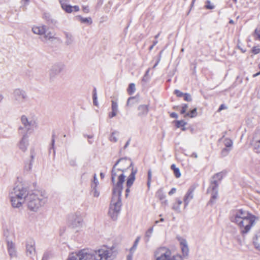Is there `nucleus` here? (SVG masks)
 Here are the masks:
<instances>
[{"mask_svg":"<svg viewBox=\"0 0 260 260\" xmlns=\"http://www.w3.org/2000/svg\"><path fill=\"white\" fill-rule=\"evenodd\" d=\"M126 159L120 158L114 164L111 171V181L113 184V196L110 204L108 214L113 220L117 219L120 212L121 203V192L123 189V183L125 176L123 174L125 169L118 167L120 162H125Z\"/></svg>","mask_w":260,"mask_h":260,"instance_id":"1","label":"nucleus"},{"mask_svg":"<svg viewBox=\"0 0 260 260\" xmlns=\"http://www.w3.org/2000/svg\"><path fill=\"white\" fill-rule=\"evenodd\" d=\"M117 254V251L114 247L104 246L90 252L82 249L72 253L67 260H113Z\"/></svg>","mask_w":260,"mask_h":260,"instance_id":"2","label":"nucleus"},{"mask_svg":"<svg viewBox=\"0 0 260 260\" xmlns=\"http://www.w3.org/2000/svg\"><path fill=\"white\" fill-rule=\"evenodd\" d=\"M230 219L232 222L237 225L242 235L249 232L256 221L258 220L257 216L242 209L232 211Z\"/></svg>","mask_w":260,"mask_h":260,"instance_id":"3","label":"nucleus"},{"mask_svg":"<svg viewBox=\"0 0 260 260\" xmlns=\"http://www.w3.org/2000/svg\"><path fill=\"white\" fill-rule=\"evenodd\" d=\"M47 197L45 192L39 190L30 191L26 200L28 209L32 212H37L47 202Z\"/></svg>","mask_w":260,"mask_h":260,"instance_id":"4","label":"nucleus"},{"mask_svg":"<svg viewBox=\"0 0 260 260\" xmlns=\"http://www.w3.org/2000/svg\"><path fill=\"white\" fill-rule=\"evenodd\" d=\"M29 192L27 188L21 184L15 186L9 193L13 207H20L26 201Z\"/></svg>","mask_w":260,"mask_h":260,"instance_id":"5","label":"nucleus"},{"mask_svg":"<svg viewBox=\"0 0 260 260\" xmlns=\"http://www.w3.org/2000/svg\"><path fill=\"white\" fill-rule=\"evenodd\" d=\"M155 260H183L180 255H172L170 249L166 247L157 248L154 253Z\"/></svg>","mask_w":260,"mask_h":260,"instance_id":"6","label":"nucleus"},{"mask_svg":"<svg viewBox=\"0 0 260 260\" xmlns=\"http://www.w3.org/2000/svg\"><path fill=\"white\" fill-rule=\"evenodd\" d=\"M68 224L69 227L76 231H79L84 224L83 217L80 212H77L69 217Z\"/></svg>","mask_w":260,"mask_h":260,"instance_id":"7","label":"nucleus"},{"mask_svg":"<svg viewBox=\"0 0 260 260\" xmlns=\"http://www.w3.org/2000/svg\"><path fill=\"white\" fill-rule=\"evenodd\" d=\"M21 121L23 125V127H20L19 128V133H32L35 128L37 127V123L35 121L32 119H28L25 115H22L21 117Z\"/></svg>","mask_w":260,"mask_h":260,"instance_id":"8","label":"nucleus"},{"mask_svg":"<svg viewBox=\"0 0 260 260\" xmlns=\"http://www.w3.org/2000/svg\"><path fill=\"white\" fill-rule=\"evenodd\" d=\"M28 99L26 92L20 88L15 89L13 92V101L15 105L20 106Z\"/></svg>","mask_w":260,"mask_h":260,"instance_id":"9","label":"nucleus"},{"mask_svg":"<svg viewBox=\"0 0 260 260\" xmlns=\"http://www.w3.org/2000/svg\"><path fill=\"white\" fill-rule=\"evenodd\" d=\"M64 68V65L60 63L53 65L49 71L50 79L51 80H54L63 71Z\"/></svg>","mask_w":260,"mask_h":260,"instance_id":"10","label":"nucleus"},{"mask_svg":"<svg viewBox=\"0 0 260 260\" xmlns=\"http://www.w3.org/2000/svg\"><path fill=\"white\" fill-rule=\"evenodd\" d=\"M251 144L255 152H260V128L254 132Z\"/></svg>","mask_w":260,"mask_h":260,"instance_id":"11","label":"nucleus"},{"mask_svg":"<svg viewBox=\"0 0 260 260\" xmlns=\"http://www.w3.org/2000/svg\"><path fill=\"white\" fill-rule=\"evenodd\" d=\"M251 144L255 152H260V128L254 132Z\"/></svg>","mask_w":260,"mask_h":260,"instance_id":"12","label":"nucleus"},{"mask_svg":"<svg viewBox=\"0 0 260 260\" xmlns=\"http://www.w3.org/2000/svg\"><path fill=\"white\" fill-rule=\"evenodd\" d=\"M26 251L28 256L32 258L36 253L35 242L34 240L28 241L26 244Z\"/></svg>","mask_w":260,"mask_h":260,"instance_id":"13","label":"nucleus"},{"mask_svg":"<svg viewBox=\"0 0 260 260\" xmlns=\"http://www.w3.org/2000/svg\"><path fill=\"white\" fill-rule=\"evenodd\" d=\"M21 135H23V137L20 141L18 146L20 150H21L23 152H25L27 148L28 145L27 138L28 136L27 134H24V133H21Z\"/></svg>","mask_w":260,"mask_h":260,"instance_id":"14","label":"nucleus"},{"mask_svg":"<svg viewBox=\"0 0 260 260\" xmlns=\"http://www.w3.org/2000/svg\"><path fill=\"white\" fill-rule=\"evenodd\" d=\"M138 116L140 117H146L149 112V105H140L138 106Z\"/></svg>","mask_w":260,"mask_h":260,"instance_id":"15","label":"nucleus"},{"mask_svg":"<svg viewBox=\"0 0 260 260\" xmlns=\"http://www.w3.org/2000/svg\"><path fill=\"white\" fill-rule=\"evenodd\" d=\"M193 191H194L193 188H190L188 189L186 193L185 194L184 199H183L185 208L188 206L189 202L193 199Z\"/></svg>","mask_w":260,"mask_h":260,"instance_id":"16","label":"nucleus"},{"mask_svg":"<svg viewBox=\"0 0 260 260\" xmlns=\"http://www.w3.org/2000/svg\"><path fill=\"white\" fill-rule=\"evenodd\" d=\"M7 248L11 257H15L17 256V251L15 244L12 241H8L7 243Z\"/></svg>","mask_w":260,"mask_h":260,"instance_id":"17","label":"nucleus"},{"mask_svg":"<svg viewBox=\"0 0 260 260\" xmlns=\"http://www.w3.org/2000/svg\"><path fill=\"white\" fill-rule=\"evenodd\" d=\"M65 37V44L67 46H71L75 42V39L73 35L69 32L64 31L63 32Z\"/></svg>","mask_w":260,"mask_h":260,"instance_id":"18","label":"nucleus"},{"mask_svg":"<svg viewBox=\"0 0 260 260\" xmlns=\"http://www.w3.org/2000/svg\"><path fill=\"white\" fill-rule=\"evenodd\" d=\"M32 31L35 34L42 35L46 31V26L45 25L34 26L32 28Z\"/></svg>","mask_w":260,"mask_h":260,"instance_id":"19","label":"nucleus"},{"mask_svg":"<svg viewBox=\"0 0 260 260\" xmlns=\"http://www.w3.org/2000/svg\"><path fill=\"white\" fill-rule=\"evenodd\" d=\"M137 170L136 169L134 170L132 168V172L129 175L126 181V187H131L133 185L135 180V175L137 173Z\"/></svg>","mask_w":260,"mask_h":260,"instance_id":"20","label":"nucleus"},{"mask_svg":"<svg viewBox=\"0 0 260 260\" xmlns=\"http://www.w3.org/2000/svg\"><path fill=\"white\" fill-rule=\"evenodd\" d=\"M60 4L62 9L68 13H71L73 12L72 6L68 5L64 0H59Z\"/></svg>","mask_w":260,"mask_h":260,"instance_id":"21","label":"nucleus"},{"mask_svg":"<svg viewBox=\"0 0 260 260\" xmlns=\"http://www.w3.org/2000/svg\"><path fill=\"white\" fill-rule=\"evenodd\" d=\"M182 201L179 198H176L175 202L173 204L172 209L176 213L180 212V205Z\"/></svg>","mask_w":260,"mask_h":260,"instance_id":"22","label":"nucleus"},{"mask_svg":"<svg viewBox=\"0 0 260 260\" xmlns=\"http://www.w3.org/2000/svg\"><path fill=\"white\" fill-rule=\"evenodd\" d=\"M180 243L183 254L184 256L187 255L188 253V248L187 246L186 241L184 239H182L180 241Z\"/></svg>","mask_w":260,"mask_h":260,"instance_id":"23","label":"nucleus"},{"mask_svg":"<svg viewBox=\"0 0 260 260\" xmlns=\"http://www.w3.org/2000/svg\"><path fill=\"white\" fill-rule=\"evenodd\" d=\"M253 243L256 249L260 250V230L253 237Z\"/></svg>","mask_w":260,"mask_h":260,"instance_id":"24","label":"nucleus"},{"mask_svg":"<svg viewBox=\"0 0 260 260\" xmlns=\"http://www.w3.org/2000/svg\"><path fill=\"white\" fill-rule=\"evenodd\" d=\"M138 102V99L136 96L130 97L127 99L126 106L132 107L134 105L137 104Z\"/></svg>","mask_w":260,"mask_h":260,"instance_id":"25","label":"nucleus"},{"mask_svg":"<svg viewBox=\"0 0 260 260\" xmlns=\"http://www.w3.org/2000/svg\"><path fill=\"white\" fill-rule=\"evenodd\" d=\"M44 35V39L45 41L51 40L53 39H55V34L51 31L45 32Z\"/></svg>","mask_w":260,"mask_h":260,"instance_id":"26","label":"nucleus"},{"mask_svg":"<svg viewBox=\"0 0 260 260\" xmlns=\"http://www.w3.org/2000/svg\"><path fill=\"white\" fill-rule=\"evenodd\" d=\"M156 197L160 200L165 198L166 195L164 193V190H163L162 188L159 189L157 191V192L156 193Z\"/></svg>","mask_w":260,"mask_h":260,"instance_id":"27","label":"nucleus"},{"mask_svg":"<svg viewBox=\"0 0 260 260\" xmlns=\"http://www.w3.org/2000/svg\"><path fill=\"white\" fill-rule=\"evenodd\" d=\"M197 108H194L193 110H191L190 112L186 113L184 115V117H189L190 118H193L197 116Z\"/></svg>","mask_w":260,"mask_h":260,"instance_id":"28","label":"nucleus"},{"mask_svg":"<svg viewBox=\"0 0 260 260\" xmlns=\"http://www.w3.org/2000/svg\"><path fill=\"white\" fill-rule=\"evenodd\" d=\"M171 168L174 171V173L176 177L179 178L181 176L179 169L178 168H176L174 164L171 165Z\"/></svg>","mask_w":260,"mask_h":260,"instance_id":"29","label":"nucleus"},{"mask_svg":"<svg viewBox=\"0 0 260 260\" xmlns=\"http://www.w3.org/2000/svg\"><path fill=\"white\" fill-rule=\"evenodd\" d=\"M119 134V133L117 131H114L111 134L109 140L112 142L115 143L117 141V138L116 137V136H118Z\"/></svg>","mask_w":260,"mask_h":260,"instance_id":"30","label":"nucleus"},{"mask_svg":"<svg viewBox=\"0 0 260 260\" xmlns=\"http://www.w3.org/2000/svg\"><path fill=\"white\" fill-rule=\"evenodd\" d=\"M153 231V227H151L146 231V232L145 233V239H146V242H148L149 241V239L151 236Z\"/></svg>","mask_w":260,"mask_h":260,"instance_id":"31","label":"nucleus"},{"mask_svg":"<svg viewBox=\"0 0 260 260\" xmlns=\"http://www.w3.org/2000/svg\"><path fill=\"white\" fill-rule=\"evenodd\" d=\"M77 17L79 19L80 21L81 22H82V23H89V24H91L92 23L91 19L90 17L83 18L81 16H77Z\"/></svg>","mask_w":260,"mask_h":260,"instance_id":"32","label":"nucleus"},{"mask_svg":"<svg viewBox=\"0 0 260 260\" xmlns=\"http://www.w3.org/2000/svg\"><path fill=\"white\" fill-rule=\"evenodd\" d=\"M135 84L134 83H131L127 88V92L129 94L131 95L135 91Z\"/></svg>","mask_w":260,"mask_h":260,"instance_id":"33","label":"nucleus"},{"mask_svg":"<svg viewBox=\"0 0 260 260\" xmlns=\"http://www.w3.org/2000/svg\"><path fill=\"white\" fill-rule=\"evenodd\" d=\"M225 173H224L223 172H221L216 173L212 177L213 179H216L218 181H221Z\"/></svg>","mask_w":260,"mask_h":260,"instance_id":"34","label":"nucleus"},{"mask_svg":"<svg viewBox=\"0 0 260 260\" xmlns=\"http://www.w3.org/2000/svg\"><path fill=\"white\" fill-rule=\"evenodd\" d=\"M91 188H92L91 192L93 196L96 198L99 197L100 196V192L96 189V187L93 186V184H91Z\"/></svg>","mask_w":260,"mask_h":260,"instance_id":"35","label":"nucleus"},{"mask_svg":"<svg viewBox=\"0 0 260 260\" xmlns=\"http://www.w3.org/2000/svg\"><path fill=\"white\" fill-rule=\"evenodd\" d=\"M223 143H224V145L225 146V147L227 148H229V147H231L233 145L232 141L229 138L224 139Z\"/></svg>","mask_w":260,"mask_h":260,"instance_id":"36","label":"nucleus"},{"mask_svg":"<svg viewBox=\"0 0 260 260\" xmlns=\"http://www.w3.org/2000/svg\"><path fill=\"white\" fill-rule=\"evenodd\" d=\"M218 196V190L212 191V196L210 199V202L211 203H214V201L217 198Z\"/></svg>","mask_w":260,"mask_h":260,"instance_id":"37","label":"nucleus"},{"mask_svg":"<svg viewBox=\"0 0 260 260\" xmlns=\"http://www.w3.org/2000/svg\"><path fill=\"white\" fill-rule=\"evenodd\" d=\"M31 160H30V162L28 164V165L27 166L26 165L24 167L25 168V170L27 171H29L31 170V168H32V161H33V159H34V156L33 155H31Z\"/></svg>","mask_w":260,"mask_h":260,"instance_id":"38","label":"nucleus"},{"mask_svg":"<svg viewBox=\"0 0 260 260\" xmlns=\"http://www.w3.org/2000/svg\"><path fill=\"white\" fill-rule=\"evenodd\" d=\"M111 108H112V111H115L117 113V111H118V105H117V104L116 102L112 101V107H111Z\"/></svg>","mask_w":260,"mask_h":260,"instance_id":"39","label":"nucleus"},{"mask_svg":"<svg viewBox=\"0 0 260 260\" xmlns=\"http://www.w3.org/2000/svg\"><path fill=\"white\" fill-rule=\"evenodd\" d=\"M186 124V122L184 120H178L176 121V126L177 127H180L181 126H184Z\"/></svg>","mask_w":260,"mask_h":260,"instance_id":"40","label":"nucleus"},{"mask_svg":"<svg viewBox=\"0 0 260 260\" xmlns=\"http://www.w3.org/2000/svg\"><path fill=\"white\" fill-rule=\"evenodd\" d=\"M94 93H93V104L95 106H97L98 105V102H97V95H96V89L94 88Z\"/></svg>","mask_w":260,"mask_h":260,"instance_id":"41","label":"nucleus"},{"mask_svg":"<svg viewBox=\"0 0 260 260\" xmlns=\"http://www.w3.org/2000/svg\"><path fill=\"white\" fill-rule=\"evenodd\" d=\"M149 71H150V69H148L147 70L145 75L144 76V77L142 79L143 81L146 82L149 80V77L148 76V74H149Z\"/></svg>","mask_w":260,"mask_h":260,"instance_id":"42","label":"nucleus"},{"mask_svg":"<svg viewBox=\"0 0 260 260\" xmlns=\"http://www.w3.org/2000/svg\"><path fill=\"white\" fill-rule=\"evenodd\" d=\"M183 96L184 100L186 101L190 102L192 100L191 95L188 93H184Z\"/></svg>","mask_w":260,"mask_h":260,"instance_id":"43","label":"nucleus"},{"mask_svg":"<svg viewBox=\"0 0 260 260\" xmlns=\"http://www.w3.org/2000/svg\"><path fill=\"white\" fill-rule=\"evenodd\" d=\"M207 4L205 7L207 9H213L214 8V6L211 3L210 1H207L206 2Z\"/></svg>","mask_w":260,"mask_h":260,"instance_id":"44","label":"nucleus"},{"mask_svg":"<svg viewBox=\"0 0 260 260\" xmlns=\"http://www.w3.org/2000/svg\"><path fill=\"white\" fill-rule=\"evenodd\" d=\"M218 186V184H213L212 183H210L209 189H211L212 191H215L216 190H217Z\"/></svg>","mask_w":260,"mask_h":260,"instance_id":"45","label":"nucleus"},{"mask_svg":"<svg viewBox=\"0 0 260 260\" xmlns=\"http://www.w3.org/2000/svg\"><path fill=\"white\" fill-rule=\"evenodd\" d=\"M50 254L49 252H45L43 254L42 260H48L50 258Z\"/></svg>","mask_w":260,"mask_h":260,"instance_id":"46","label":"nucleus"},{"mask_svg":"<svg viewBox=\"0 0 260 260\" xmlns=\"http://www.w3.org/2000/svg\"><path fill=\"white\" fill-rule=\"evenodd\" d=\"M229 151L230 149H228L227 148H225L221 151V154L223 156H226L229 153Z\"/></svg>","mask_w":260,"mask_h":260,"instance_id":"47","label":"nucleus"},{"mask_svg":"<svg viewBox=\"0 0 260 260\" xmlns=\"http://www.w3.org/2000/svg\"><path fill=\"white\" fill-rule=\"evenodd\" d=\"M44 17L47 21H50L51 23L53 22V20L50 18V16L49 14H45Z\"/></svg>","mask_w":260,"mask_h":260,"instance_id":"48","label":"nucleus"},{"mask_svg":"<svg viewBox=\"0 0 260 260\" xmlns=\"http://www.w3.org/2000/svg\"><path fill=\"white\" fill-rule=\"evenodd\" d=\"M252 52L254 54H258V53L260 52V48L256 47H254L252 48Z\"/></svg>","mask_w":260,"mask_h":260,"instance_id":"49","label":"nucleus"},{"mask_svg":"<svg viewBox=\"0 0 260 260\" xmlns=\"http://www.w3.org/2000/svg\"><path fill=\"white\" fill-rule=\"evenodd\" d=\"M174 93L178 97H182L183 96V95L184 94L183 92H181L180 90H177V89L174 91Z\"/></svg>","mask_w":260,"mask_h":260,"instance_id":"50","label":"nucleus"},{"mask_svg":"<svg viewBox=\"0 0 260 260\" xmlns=\"http://www.w3.org/2000/svg\"><path fill=\"white\" fill-rule=\"evenodd\" d=\"M255 35L256 38L260 40V28L255 29Z\"/></svg>","mask_w":260,"mask_h":260,"instance_id":"51","label":"nucleus"},{"mask_svg":"<svg viewBox=\"0 0 260 260\" xmlns=\"http://www.w3.org/2000/svg\"><path fill=\"white\" fill-rule=\"evenodd\" d=\"M137 247V245L133 244V246L130 248L129 249V252L130 253H134L135 250H136Z\"/></svg>","mask_w":260,"mask_h":260,"instance_id":"52","label":"nucleus"},{"mask_svg":"<svg viewBox=\"0 0 260 260\" xmlns=\"http://www.w3.org/2000/svg\"><path fill=\"white\" fill-rule=\"evenodd\" d=\"M137 247V245L133 244V246L130 248L129 249V252L130 253H134L135 250H136Z\"/></svg>","mask_w":260,"mask_h":260,"instance_id":"53","label":"nucleus"},{"mask_svg":"<svg viewBox=\"0 0 260 260\" xmlns=\"http://www.w3.org/2000/svg\"><path fill=\"white\" fill-rule=\"evenodd\" d=\"M98 183H99V182L96 177V175H94V179H93V182L91 184H93V186L96 187Z\"/></svg>","mask_w":260,"mask_h":260,"instance_id":"54","label":"nucleus"},{"mask_svg":"<svg viewBox=\"0 0 260 260\" xmlns=\"http://www.w3.org/2000/svg\"><path fill=\"white\" fill-rule=\"evenodd\" d=\"M70 165L72 166H76V161L74 159H71L70 160Z\"/></svg>","mask_w":260,"mask_h":260,"instance_id":"55","label":"nucleus"},{"mask_svg":"<svg viewBox=\"0 0 260 260\" xmlns=\"http://www.w3.org/2000/svg\"><path fill=\"white\" fill-rule=\"evenodd\" d=\"M176 191V189L175 188H172L171 190L169 192L168 194L169 195L171 196L175 193Z\"/></svg>","mask_w":260,"mask_h":260,"instance_id":"56","label":"nucleus"},{"mask_svg":"<svg viewBox=\"0 0 260 260\" xmlns=\"http://www.w3.org/2000/svg\"><path fill=\"white\" fill-rule=\"evenodd\" d=\"M220 181H218L217 180H216V179H213V177H212V180H211V183H212L213 184H219V182Z\"/></svg>","mask_w":260,"mask_h":260,"instance_id":"57","label":"nucleus"},{"mask_svg":"<svg viewBox=\"0 0 260 260\" xmlns=\"http://www.w3.org/2000/svg\"><path fill=\"white\" fill-rule=\"evenodd\" d=\"M116 114H117V112L112 111V112L109 114V117L110 118H112V117L115 116L116 115Z\"/></svg>","mask_w":260,"mask_h":260,"instance_id":"58","label":"nucleus"},{"mask_svg":"<svg viewBox=\"0 0 260 260\" xmlns=\"http://www.w3.org/2000/svg\"><path fill=\"white\" fill-rule=\"evenodd\" d=\"M152 173L151 170L148 171V180H151Z\"/></svg>","mask_w":260,"mask_h":260,"instance_id":"59","label":"nucleus"},{"mask_svg":"<svg viewBox=\"0 0 260 260\" xmlns=\"http://www.w3.org/2000/svg\"><path fill=\"white\" fill-rule=\"evenodd\" d=\"M134 253H130L127 256V260H132Z\"/></svg>","mask_w":260,"mask_h":260,"instance_id":"60","label":"nucleus"},{"mask_svg":"<svg viewBox=\"0 0 260 260\" xmlns=\"http://www.w3.org/2000/svg\"><path fill=\"white\" fill-rule=\"evenodd\" d=\"M83 11L85 13H88L89 12V9L88 6H83Z\"/></svg>","mask_w":260,"mask_h":260,"instance_id":"61","label":"nucleus"},{"mask_svg":"<svg viewBox=\"0 0 260 260\" xmlns=\"http://www.w3.org/2000/svg\"><path fill=\"white\" fill-rule=\"evenodd\" d=\"M170 116L172 118H178V114L176 113H172L171 114H170Z\"/></svg>","mask_w":260,"mask_h":260,"instance_id":"62","label":"nucleus"},{"mask_svg":"<svg viewBox=\"0 0 260 260\" xmlns=\"http://www.w3.org/2000/svg\"><path fill=\"white\" fill-rule=\"evenodd\" d=\"M73 11L78 12L79 11V7L78 6H74L72 7Z\"/></svg>","mask_w":260,"mask_h":260,"instance_id":"63","label":"nucleus"},{"mask_svg":"<svg viewBox=\"0 0 260 260\" xmlns=\"http://www.w3.org/2000/svg\"><path fill=\"white\" fill-rule=\"evenodd\" d=\"M140 240V237L139 236V237H138L136 238V239L135 240L134 244L138 245V243L139 242Z\"/></svg>","mask_w":260,"mask_h":260,"instance_id":"64","label":"nucleus"}]
</instances>
